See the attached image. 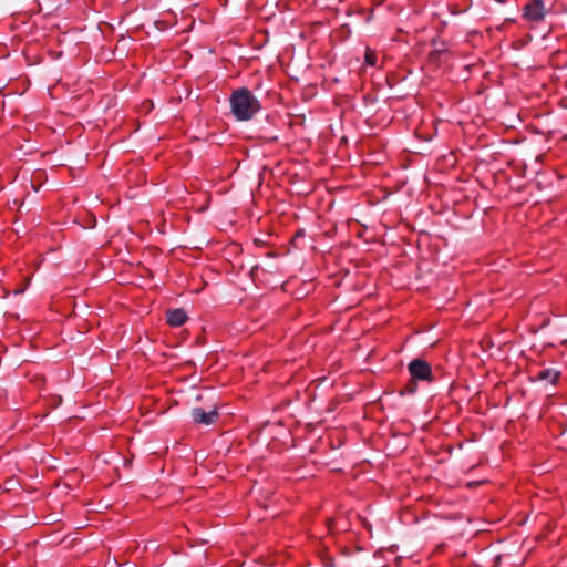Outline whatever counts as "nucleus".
I'll list each match as a JSON object with an SVG mask.
<instances>
[{
  "label": "nucleus",
  "instance_id": "f257e3e1",
  "mask_svg": "<svg viewBox=\"0 0 567 567\" xmlns=\"http://www.w3.org/2000/svg\"><path fill=\"white\" fill-rule=\"evenodd\" d=\"M229 103L231 113L237 121H249L261 109L258 99L246 87L233 91Z\"/></svg>",
  "mask_w": 567,
  "mask_h": 567
},
{
  "label": "nucleus",
  "instance_id": "f03ea898",
  "mask_svg": "<svg viewBox=\"0 0 567 567\" xmlns=\"http://www.w3.org/2000/svg\"><path fill=\"white\" fill-rule=\"evenodd\" d=\"M408 370L410 372V375L417 381H432L433 380V373L431 365L423 359H414L412 360L409 365Z\"/></svg>",
  "mask_w": 567,
  "mask_h": 567
},
{
  "label": "nucleus",
  "instance_id": "7ed1b4c3",
  "mask_svg": "<svg viewBox=\"0 0 567 567\" xmlns=\"http://www.w3.org/2000/svg\"><path fill=\"white\" fill-rule=\"evenodd\" d=\"M545 16L546 9L542 0H532L524 7V17L532 22L543 21Z\"/></svg>",
  "mask_w": 567,
  "mask_h": 567
},
{
  "label": "nucleus",
  "instance_id": "20e7f679",
  "mask_svg": "<svg viewBox=\"0 0 567 567\" xmlns=\"http://www.w3.org/2000/svg\"><path fill=\"white\" fill-rule=\"evenodd\" d=\"M190 416L195 423L210 425L218 420L219 413L216 408H213L209 412L202 408H193Z\"/></svg>",
  "mask_w": 567,
  "mask_h": 567
},
{
  "label": "nucleus",
  "instance_id": "39448f33",
  "mask_svg": "<svg viewBox=\"0 0 567 567\" xmlns=\"http://www.w3.org/2000/svg\"><path fill=\"white\" fill-rule=\"evenodd\" d=\"M167 323L172 327H181L183 326L188 317L184 309L177 308L173 310H168L166 312Z\"/></svg>",
  "mask_w": 567,
  "mask_h": 567
},
{
  "label": "nucleus",
  "instance_id": "423d86ee",
  "mask_svg": "<svg viewBox=\"0 0 567 567\" xmlns=\"http://www.w3.org/2000/svg\"><path fill=\"white\" fill-rule=\"evenodd\" d=\"M560 373L554 369H543L537 373V379L539 381H544L546 383H555V381L559 378Z\"/></svg>",
  "mask_w": 567,
  "mask_h": 567
},
{
  "label": "nucleus",
  "instance_id": "0eeeda50",
  "mask_svg": "<svg viewBox=\"0 0 567 567\" xmlns=\"http://www.w3.org/2000/svg\"><path fill=\"white\" fill-rule=\"evenodd\" d=\"M417 380L412 377L410 381L399 391L400 395L414 394L417 390Z\"/></svg>",
  "mask_w": 567,
  "mask_h": 567
},
{
  "label": "nucleus",
  "instance_id": "6e6552de",
  "mask_svg": "<svg viewBox=\"0 0 567 567\" xmlns=\"http://www.w3.org/2000/svg\"><path fill=\"white\" fill-rule=\"evenodd\" d=\"M365 61L368 64L373 65L375 63V56L371 53H367Z\"/></svg>",
  "mask_w": 567,
  "mask_h": 567
}]
</instances>
